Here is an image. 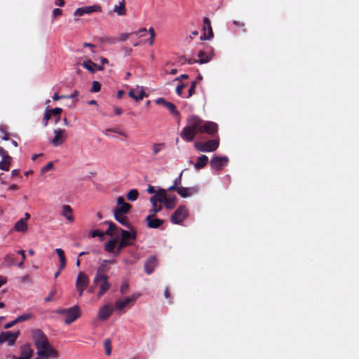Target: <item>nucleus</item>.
<instances>
[{
    "label": "nucleus",
    "instance_id": "nucleus-1",
    "mask_svg": "<svg viewBox=\"0 0 359 359\" xmlns=\"http://www.w3.org/2000/svg\"><path fill=\"white\" fill-rule=\"evenodd\" d=\"M32 339L36 348V355L40 358H57L58 352L50 344L46 336L40 330L32 331Z\"/></svg>",
    "mask_w": 359,
    "mask_h": 359
},
{
    "label": "nucleus",
    "instance_id": "nucleus-2",
    "mask_svg": "<svg viewBox=\"0 0 359 359\" xmlns=\"http://www.w3.org/2000/svg\"><path fill=\"white\" fill-rule=\"evenodd\" d=\"M202 119L197 116H190L187 119L186 126L180 133L183 140L190 142L198 133H202Z\"/></svg>",
    "mask_w": 359,
    "mask_h": 359
},
{
    "label": "nucleus",
    "instance_id": "nucleus-3",
    "mask_svg": "<svg viewBox=\"0 0 359 359\" xmlns=\"http://www.w3.org/2000/svg\"><path fill=\"white\" fill-rule=\"evenodd\" d=\"M111 287L107 275L95 274L93 280V285L88 289L89 293L95 292L97 299L102 297Z\"/></svg>",
    "mask_w": 359,
    "mask_h": 359
},
{
    "label": "nucleus",
    "instance_id": "nucleus-4",
    "mask_svg": "<svg viewBox=\"0 0 359 359\" xmlns=\"http://www.w3.org/2000/svg\"><path fill=\"white\" fill-rule=\"evenodd\" d=\"M106 233L111 236H117L118 238L121 235V240L126 243L128 246L133 244L137 236L136 231L134 229L131 228L129 231H126L116 226L113 224H109Z\"/></svg>",
    "mask_w": 359,
    "mask_h": 359
},
{
    "label": "nucleus",
    "instance_id": "nucleus-5",
    "mask_svg": "<svg viewBox=\"0 0 359 359\" xmlns=\"http://www.w3.org/2000/svg\"><path fill=\"white\" fill-rule=\"evenodd\" d=\"M57 313L63 316L66 325H69L80 317L81 310L78 306H74L68 309H60Z\"/></svg>",
    "mask_w": 359,
    "mask_h": 359
},
{
    "label": "nucleus",
    "instance_id": "nucleus-6",
    "mask_svg": "<svg viewBox=\"0 0 359 359\" xmlns=\"http://www.w3.org/2000/svg\"><path fill=\"white\" fill-rule=\"evenodd\" d=\"M139 297V294L135 293L130 296L118 299L115 302V309L119 311H124L126 309L132 306Z\"/></svg>",
    "mask_w": 359,
    "mask_h": 359
},
{
    "label": "nucleus",
    "instance_id": "nucleus-7",
    "mask_svg": "<svg viewBox=\"0 0 359 359\" xmlns=\"http://www.w3.org/2000/svg\"><path fill=\"white\" fill-rule=\"evenodd\" d=\"M219 145L218 140H210L205 142H196L194 147L201 152H212L215 151Z\"/></svg>",
    "mask_w": 359,
    "mask_h": 359
},
{
    "label": "nucleus",
    "instance_id": "nucleus-8",
    "mask_svg": "<svg viewBox=\"0 0 359 359\" xmlns=\"http://www.w3.org/2000/svg\"><path fill=\"white\" fill-rule=\"evenodd\" d=\"M89 277L86 273L81 271L78 273L75 287L79 297L83 296L84 290L89 285Z\"/></svg>",
    "mask_w": 359,
    "mask_h": 359
},
{
    "label": "nucleus",
    "instance_id": "nucleus-9",
    "mask_svg": "<svg viewBox=\"0 0 359 359\" xmlns=\"http://www.w3.org/2000/svg\"><path fill=\"white\" fill-rule=\"evenodd\" d=\"M188 216V209L186 206H180L172 215L170 220L173 224H180Z\"/></svg>",
    "mask_w": 359,
    "mask_h": 359
},
{
    "label": "nucleus",
    "instance_id": "nucleus-10",
    "mask_svg": "<svg viewBox=\"0 0 359 359\" xmlns=\"http://www.w3.org/2000/svg\"><path fill=\"white\" fill-rule=\"evenodd\" d=\"M54 137L51 140V143L54 146L61 145L65 142L67 137V134L65 130L57 129L54 130Z\"/></svg>",
    "mask_w": 359,
    "mask_h": 359
},
{
    "label": "nucleus",
    "instance_id": "nucleus-11",
    "mask_svg": "<svg viewBox=\"0 0 359 359\" xmlns=\"http://www.w3.org/2000/svg\"><path fill=\"white\" fill-rule=\"evenodd\" d=\"M19 335V332H15L7 331L3 332L0 334V343L6 342L9 345H12L15 343L16 339Z\"/></svg>",
    "mask_w": 359,
    "mask_h": 359
},
{
    "label": "nucleus",
    "instance_id": "nucleus-12",
    "mask_svg": "<svg viewBox=\"0 0 359 359\" xmlns=\"http://www.w3.org/2000/svg\"><path fill=\"white\" fill-rule=\"evenodd\" d=\"M128 96L137 102H140L147 95L142 86H136L135 88L130 90L128 92Z\"/></svg>",
    "mask_w": 359,
    "mask_h": 359
},
{
    "label": "nucleus",
    "instance_id": "nucleus-13",
    "mask_svg": "<svg viewBox=\"0 0 359 359\" xmlns=\"http://www.w3.org/2000/svg\"><path fill=\"white\" fill-rule=\"evenodd\" d=\"M229 162V158L226 156H215L210 161V165L212 168L220 170L226 166Z\"/></svg>",
    "mask_w": 359,
    "mask_h": 359
},
{
    "label": "nucleus",
    "instance_id": "nucleus-14",
    "mask_svg": "<svg viewBox=\"0 0 359 359\" xmlns=\"http://www.w3.org/2000/svg\"><path fill=\"white\" fill-rule=\"evenodd\" d=\"M203 35L201 36V40H210L213 38V32L211 27L210 20L208 18L203 19Z\"/></svg>",
    "mask_w": 359,
    "mask_h": 359
},
{
    "label": "nucleus",
    "instance_id": "nucleus-15",
    "mask_svg": "<svg viewBox=\"0 0 359 359\" xmlns=\"http://www.w3.org/2000/svg\"><path fill=\"white\" fill-rule=\"evenodd\" d=\"M131 205L126 203L122 196H119L116 201V206L114 210L116 212L128 213Z\"/></svg>",
    "mask_w": 359,
    "mask_h": 359
},
{
    "label": "nucleus",
    "instance_id": "nucleus-16",
    "mask_svg": "<svg viewBox=\"0 0 359 359\" xmlns=\"http://www.w3.org/2000/svg\"><path fill=\"white\" fill-rule=\"evenodd\" d=\"M81 65L84 69L90 73H95L97 71H102L104 69V67L93 62L89 59L84 60Z\"/></svg>",
    "mask_w": 359,
    "mask_h": 359
},
{
    "label": "nucleus",
    "instance_id": "nucleus-17",
    "mask_svg": "<svg viewBox=\"0 0 359 359\" xmlns=\"http://www.w3.org/2000/svg\"><path fill=\"white\" fill-rule=\"evenodd\" d=\"M202 133H207L209 135L217 133V125L212 121H205L202 120V126H201Z\"/></svg>",
    "mask_w": 359,
    "mask_h": 359
},
{
    "label": "nucleus",
    "instance_id": "nucleus-18",
    "mask_svg": "<svg viewBox=\"0 0 359 359\" xmlns=\"http://www.w3.org/2000/svg\"><path fill=\"white\" fill-rule=\"evenodd\" d=\"M156 104H161L167 108L170 112L174 116H178L179 111L176 109L174 104L166 101L164 98L160 97L155 100Z\"/></svg>",
    "mask_w": 359,
    "mask_h": 359
},
{
    "label": "nucleus",
    "instance_id": "nucleus-19",
    "mask_svg": "<svg viewBox=\"0 0 359 359\" xmlns=\"http://www.w3.org/2000/svg\"><path fill=\"white\" fill-rule=\"evenodd\" d=\"M198 57L199 60H196V62H198L200 64L208 63L212 60L213 57V50L210 48L208 52L199 50L198 53Z\"/></svg>",
    "mask_w": 359,
    "mask_h": 359
},
{
    "label": "nucleus",
    "instance_id": "nucleus-20",
    "mask_svg": "<svg viewBox=\"0 0 359 359\" xmlns=\"http://www.w3.org/2000/svg\"><path fill=\"white\" fill-rule=\"evenodd\" d=\"M112 311L113 309L111 308V306L109 304H107L102 306L99 309L97 316L99 319L102 320H105L111 316Z\"/></svg>",
    "mask_w": 359,
    "mask_h": 359
},
{
    "label": "nucleus",
    "instance_id": "nucleus-21",
    "mask_svg": "<svg viewBox=\"0 0 359 359\" xmlns=\"http://www.w3.org/2000/svg\"><path fill=\"white\" fill-rule=\"evenodd\" d=\"M198 191V187H180L177 189V194L182 198H188Z\"/></svg>",
    "mask_w": 359,
    "mask_h": 359
},
{
    "label": "nucleus",
    "instance_id": "nucleus-22",
    "mask_svg": "<svg viewBox=\"0 0 359 359\" xmlns=\"http://www.w3.org/2000/svg\"><path fill=\"white\" fill-rule=\"evenodd\" d=\"M34 353V350L30 344H25L20 348V355L16 359H30Z\"/></svg>",
    "mask_w": 359,
    "mask_h": 359
},
{
    "label": "nucleus",
    "instance_id": "nucleus-23",
    "mask_svg": "<svg viewBox=\"0 0 359 359\" xmlns=\"http://www.w3.org/2000/svg\"><path fill=\"white\" fill-rule=\"evenodd\" d=\"M60 215L63 217L66 218L69 222H73L74 215L73 210L69 205H63L61 207Z\"/></svg>",
    "mask_w": 359,
    "mask_h": 359
},
{
    "label": "nucleus",
    "instance_id": "nucleus-24",
    "mask_svg": "<svg viewBox=\"0 0 359 359\" xmlns=\"http://www.w3.org/2000/svg\"><path fill=\"white\" fill-rule=\"evenodd\" d=\"M155 215L149 212L147 217V225L150 228H158L163 223V220L156 218Z\"/></svg>",
    "mask_w": 359,
    "mask_h": 359
},
{
    "label": "nucleus",
    "instance_id": "nucleus-25",
    "mask_svg": "<svg viewBox=\"0 0 359 359\" xmlns=\"http://www.w3.org/2000/svg\"><path fill=\"white\" fill-rule=\"evenodd\" d=\"M118 240V238L117 236H114V238H111L107 243H106L104 245L105 251L109 253H112L114 255L115 248H116Z\"/></svg>",
    "mask_w": 359,
    "mask_h": 359
},
{
    "label": "nucleus",
    "instance_id": "nucleus-26",
    "mask_svg": "<svg viewBox=\"0 0 359 359\" xmlns=\"http://www.w3.org/2000/svg\"><path fill=\"white\" fill-rule=\"evenodd\" d=\"M156 266V259L154 257H151L147 259L144 264V269L147 273L151 274Z\"/></svg>",
    "mask_w": 359,
    "mask_h": 359
},
{
    "label": "nucleus",
    "instance_id": "nucleus-27",
    "mask_svg": "<svg viewBox=\"0 0 359 359\" xmlns=\"http://www.w3.org/2000/svg\"><path fill=\"white\" fill-rule=\"evenodd\" d=\"M208 162V157L205 155H201L198 157L196 162L194 164V167L196 170L203 168Z\"/></svg>",
    "mask_w": 359,
    "mask_h": 359
},
{
    "label": "nucleus",
    "instance_id": "nucleus-28",
    "mask_svg": "<svg viewBox=\"0 0 359 359\" xmlns=\"http://www.w3.org/2000/svg\"><path fill=\"white\" fill-rule=\"evenodd\" d=\"M114 12L119 16L125 15L126 14V8L124 0H121L118 5L114 6Z\"/></svg>",
    "mask_w": 359,
    "mask_h": 359
},
{
    "label": "nucleus",
    "instance_id": "nucleus-29",
    "mask_svg": "<svg viewBox=\"0 0 359 359\" xmlns=\"http://www.w3.org/2000/svg\"><path fill=\"white\" fill-rule=\"evenodd\" d=\"M150 202L152 204V208L149 210V212L151 214H156L157 212H160L162 209V206L160 204H158V203H160L158 200L156 198V197H151L150 198Z\"/></svg>",
    "mask_w": 359,
    "mask_h": 359
},
{
    "label": "nucleus",
    "instance_id": "nucleus-30",
    "mask_svg": "<svg viewBox=\"0 0 359 359\" xmlns=\"http://www.w3.org/2000/svg\"><path fill=\"white\" fill-rule=\"evenodd\" d=\"M116 220L123 226H129V222L127 217L125 216L126 213H121L114 212Z\"/></svg>",
    "mask_w": 359,
    "mask_h": 359
},
{
    "label": "nucleus",
    "instance_id": "nucleus-31",
    "mask_svg": "<svg viewBox=\"0 0 359 359\" xmlns=\"http://www.w3.org/2000/svg\"><path fill=\"white\" fill-rule=\"evenodd\" d=\"M14 229L18 232H25L27 230V224L25 219H20L15 224Z\"/></svg>",
    "mask_w": 359,
    "mask_h": 359
},
{
    "label": "nucleus",
    "instance_id": "nucleus-32",
    "mask_svg": "<svg viewBox=\"0 0 359 359\" xmlns=\"http://www.w3.org/2000/svg\"><path fill=\"white\" fill-rule=\"evenodd\" d=\"M86 14H91L93 13H100L102 7L99 4H93L92 6H83Z\"/></svg>",
    "mask_w": 359,
    "mask_h": 359
},
{
    "label": "nucleus",
    "instance_id": "nucleus-33",
    "mask_svg": "<svg viewBox=\"0 0 359 359\" xmlns=\"http://www.w3.org/2000/svg\"><path fill=\"white\" fill-rule=\"evenodd\" d=\"M152 197H156V198L158 200L160 203H163V201H165L168 197L166 190L163 189H158L156 190V194H154V196Z\"/></svg>",
    "mask_w": 359,
    "mask_h": 359
},
{
    "label": "nucleus",
    "instance_id": "nucleus-34",
    "mask_svg": "<svg viewBox=\"0 0 359 359\" xmlns=\"http://www.w3.org/2000/svg\"><path fill=\"white\" fill-rule=\"evenodd\" d=\"M107 264H108V260L105 259V260H103L99 267L97 268V271H96V273L95 274H99V275H106L105 273L108 271L109 268L107 266Z\"/></svg>",
    "mask_w": 359,
    "mask_h": 359
},
{
    "label": "nucleus",
    "instance_id": "nucleus-35",
    "mask_svg": "<svg viewBox=\"0 0 359 359\" xmlns=\"http://www.w3.org/2000/svg\"><path fill=\"white\" fill-rule=\"evenodd\" d=\"M11 162V156H8L4 158H2L1 161L0 162V169L5 170V171H8L10 168Z\"/></svg>",
    "mask_w": 359,
    "mask_h": 359
},
{
    "label": "nucleus",
    "instance_id": "nucleus-36",
    "mask_svg": "<svg viewBox=\"0 0 359 359\" xmlns=\"http://www.w3.org/2000/svg\"><path fill=\"white\" fill-rule=\"evenodd\" d=\"M177 198L176 196L167 197V199L163 201L164 205L168 209H172L175 207Z\"/></svg>",
    "mask_w": 359,
    "mask_h": 359
},
{
    "label": "nucleus",
    "instance_id": "nucleus-37",
    "mask_svg": "<svg viewBox=\"0 0 359 359\" xmlns=\"http://www.w3.org/2000/svg\"><path fill=\"white\" fill-rule=\"evenodd\" d=\"M164 143H154L151 146L152 153L154 155L158 154L165 149Z\"/></svg>",
    "mask_w": 359,
    "mask_h": 359
},
{
    "label": "nucleus",
    "instance_id": "nucleus-38",
    "mask_svg": "<svg viewBox=\"0 0 359 359\" xmlns=\"http://www.w3.org/2000/svg\"><path fill=\"white\" fill-rule=\"evenodd\" d=\"M138 195H139V193L137 189H131L127 194L126 196H127L128 200H129L130 201H135L137 200Z\"/></svg>",
    "mask_w": 359,
    "mask_h": 359
},
{
    "label": "nucleus",
    "instance_id": "nucleus-39",
    "mask_svg": "<svg viewBox=\"0 0 359 359\" xmlns=\"http://www.w3.org/2000/svg\"><path fill=\"white\" fill-rule=\"evenodd\" d=\"M55 252L57 253L60 262H67L65 252L61 248H56L55 250Z\"/></svg>",
    "mask_w": 359,
    "mask_h": 359
},
{
    "label": "nucleus",
    "instance_id": "nucleus-40",
    "mask_svg": "<svg viewBox=\"0 0 359 359\" xmlns=\"http://www.w3.org/2000/svg\"><path fill=\"white\" fill-rule=\"evenodd\" d=\"M149 33L150 34V38L148 39L147 41L150 46H152L154 43V38L156 36L155 31L153 27H150L148 29Z\"/></svg>",
    "mask_w": 359,
    "mask_h": 359
},
{
    "label": "nucleus",
    "instance_id": "nucleus-41",
    "mask_svg": "<svg viewBox=\"0 0 359 359\" xmlns=\"http://www.w3.org/2000/svg\"><path fill=\"white\" fill-rule=\"evenodd\" d=\"M32 315L31 313H24L22 315H20L17 318H16V321H18V323H20V322H23V321H25V320H27L30 318H32Z\"/></svg>",
    "mask_w": 359,
    "mask_h": 359
},
{
    "label": "nucleus",
    "instance_id": "nucleus-42",
    "mask_svg": "<svg viewBox=\"0 0 359 359\" xmlns=\"http://www.w3.org/2000/svg\"><path fill=\"white\" fill-rule=\"evenodd\" d=\"M128 246L126 245V243H125L124 242H123L121 240L119 241L118 243H117V248H116V250H115V252H114V256H118L119 255V253L121 252V250L124 248V247H126Z\"/></svg>",
    "mask_w": 359,
    "mask_h": 359
},
{
    "label": "nucleus",
    "instance_id": "nucleus-43",
    "mask_svg": "<svg viewBox=\"0 0 359 359\" xmlns=\"http://www.w3.org/2000/svg\"><path fill=\"white\" fill-rule=\"evenodd\" d=\"M101 85L98 81H93L90 91L96 93L100 90Z\"/></svg>",
    "mask_w": 359,
    "mask_h": 359
},
{
    "label": "nucleus",
    "instance_id": "nucleus-44",
    "mask_svg": "<svg viewBox=\"0 0 359 359\" xmlns=\"http://www.w3.org/2000/svg\"><path fill=\"white\" fill-rule=\"evenodd\" d=\"M85 14L86 13L83 7L78 8L74 12V15L76 17H80Z\"/></svg>",
    "mask_w": 359,
    "mask_h": 359
},
{
    "label": "nucleus",
    "instance_id": "nucleus-45",
    "mask_svg": "<svg viewBox=\"0 0 359 359\" xmlns=\"http://www.w3.org/2000/svg\"><path fill=\"white\" fill-rule=\"evenodd\" d=\"M105 353L107 355H109L111 353V342L109 340L104 341Z\"/></svg>",
    "mask_w": 359,
    "mask_h": 359
},
{
    "label": "nucleus",
    "instance_id": "nucleus-46",
    "mask_svg": "<svg viewBox=\"0 0 359 359\" xmlns=\"http://www.w3.org/2000/svg\"><path fill=\"white\" fill-rule=\"evenodd\" d=\"M50 116H51L50 111L47 109L45 111L44 116H43V121H44V126H47L48 121L50 118Z\"/></svg>",
    "mask_w": 359,
    "mask_h": 359
},
{
    "label": "nucleus",
    "instance_id": "nucleus-47",
    "mask_svg": "<svg viewBox=\"0 0 359 359\" xmlns=\"http://www.w3.org/2000/svg\"><path fill=\"white\" fill-rule=\"evenodd\" d=\"M196 81H193L191 83V85L189 89V93H188L187 97H190L191 96H192L194 94V89L196 88Z\"/></svg>",
    "mask_w": 359,
    "mask_h": 359
},
{
    "label": "nucleus",
    "instance_id": "nucleus-48",
    "mask_svg": "<svg viewBox=\"0 0 359 359\" xmlns=\"http://www.w3.org/2000/svg\"><path fill=\"white\" fill-rule=\"evenodd\" d=\"M50 111V114L55 116L60 117V114L62 113V109L60 107H56Z\"/></svg>",
    "mask_w": 359,
    "mask_h": 359
},
{
    "label": "nucleus",
    "instance_id": "nucleus-49",
    "mask_svg": "<svg viewBox=\"0 0 359 359\" xmlns=\"http://www.w3.org/2000/svg\"><path fill=\"white\" fill-rule=\"evenodd\" d=\"M4 261H5V262L7 263V264L8 266H11V265L14 264V262L13 260L12 256L9 254L6 255L4 257Z\"/></svg>",
    "mask_w": 359,
    "mask_h": 359
},
{
    "label": "nucleus",
    "instance_id": "nucleus-50",
    "mask_svg": "<svg viewBox=\"0 0 359 359\" xmlns=\"http://www.w3.org/2000/svg\"><path fill=\"white\" fill-rule=\"evenodd\" d=\"M83 46L89 48L92 53H95V45L90 43H84Z\"/></svg>",
    "mask_w": 359,
    "mask_h": 359
},
{
    "label": "nucleus",
    "instance_id": "nucleus-51",
    "mask_svg": "<svg viewBox=\"0 0 359 359\" xmlns=\"http://www.w3.org/2000/svg\"><path fill=\"white\" fill-rule=\"evenodd\" d=\"M104 236V233L101 232L99 230H94L91 232V236L95 238L96 236H99L102 238Z\"/></svg>",
    "mask_w": 359,
    "mask_h": 359
},
{
    "label": "nucleus",
    "instance_id": "nucleus-52",
    "mask_svg": "<svg viewBox=\"0 0 359 359\" xmlns=\"http://www.w3.org/2000/svg\"><path fill=\"white\" fill-rule=\"evenodd\" d=\"M187 86L186 84H182L176 88V93L178 95H182L183 89Z\"/></svg>",
    "mask_w": 359,
    "mask_h": 359
},
{
    "label": "nucleus",
    "instance_id": "nucleus-53",
    "mask_svg": "<svg viewBox=\"0 0 359 359\" xmlns=\"http://www.w3.org/2000/svg\"><path fill=\"white\" fill-rule=\"evenodd\" d=\"M62 14V11L60 8H55L53 11V16L54 18H56L57 16L61 15Z\"/></svg>",
    "mask_w": 359,
    "mask_h": 359
},
{
    "label": "nucleus",
    "instance_id": "nucleus-54",
    "mask_svg": "<svg viewBox=\"0 0 359 359\" xmlns=\"http://www.w3.org/2000/svg\"><path fill=\"white\" fill-rule=\"evenodd\" d=\"M182 172L180 174V175L173 181V184L176 185L177 187H180V184L182 182Z\"/></svg>",
    "mask_w": 359,
    "mask_h": 359
},
{
    "label": "nucleus",
    "instance_id": "nucleus-55",
    "mask_svg": "<svg viewBox=\"0 0 359 359\" xmlns=\"http://www.w3.org/2000/svg\"><path fill=\"white\" fill-rule=\"evenodd\" d=\"M129 36L130 34L128 33H123L120 34L118 40L121 41H125L128 39Z\"/></svg>",
    "mask_w": 359,
    "mask_h": 359
},
{
    "label": "nucleus",
    "instance_id": "nucleus-56",
    "mask_svg": "<svg viewBox=\"0 0 359 359\" xmlns=\"http://www.w3.org/2000/svg\"><path fill=\"white\" fill-rule=\"evenodd\" d=\"M55 292H56L55 290L51 291L49 293L48 296L45 298V302H48L51 301L53 299V296L55 294Z\"/></svg>",
    "mask_w": 359,
    "mask_h": 359
},
{
    "label": "nucleus",
    "instance_id": "nucleus-57",
    "mask_svg": "<svg viewBox=\"0 0 359 359\" xmlns=\"http://www.w3.org/2000/svg\"><path fill=\"white\" fill-rule=\"evenodd\" d=\"M53 167V163L52 162H49L45 167L42 168V172H45L48 170L52 169Z\"/></svg>",
    "mask_w": 359,
    "mask_h": 359
},
{
    "label": "nucleus",
    "instance_id": "nucleus-58",
    "mask_svg": "<svg viewBox=\"0 0 359 359\" xmlns=\"http://www.w3.org/2000/svg\"><path fill=\"white\" fill-rule=\"evenodd\" d=\"M0 156L2 158H4L6 157H8L9 156L8 154H7V152L6 151H5L3 148L0 147Z\"/></svg>",
    "mask_w": 359,
    "mask_h": 359
},
{
    "label": "nucleus",
    "instance_id": "nucleus-59",
    "mask_svg": "<svg viewBox=\"0 0 359 359\" xmlns=\"http://www.w3.org/2000/svg\"><path fill=\"white\" fill-rule=\"evenodd\" d=\"M114 111L117 116H120L122 114V109L118 107H114Z\"/></svg>",
    "mask_w": 359,
    "mask_h": 359
},
{
    "label": "nucleus",
    "instance_id": "nucleus-60",
    "mask_svg": "<svg viewBox=\"0 0 359 359\" xmlns=\"http://www.w3.org/2000/svg\"><path fill=\"white\" fill-rule=\"evenodd\" d=\"M16 323H18V321H16V319H15L14 320L6 324L5 328H6V329L10 328L12 326H13L14 325H15Z\"/></svg>",
    "mask_w": 359,
    "mask_h": 359
},
{
    "label": "nucleus",
    "instance_id": "nucleus-61",
    "mask_svg": "<svg viewBox=\"0 0 359 359\" xmlns=\"http://www.w3.org/2000/svg\"><path fill=\"white\" fill-rule=\"evenodd\" d=\"M147 192L150 194H156V191L155 190L154 187L149 185L148 188H147Z\"/></svg>",
    "mask_w": 359,
    "mask_h": 359
},
{
    "label": "nucleus",
    "instance_id": "nucleus-62",
    "mask_svg": "<svg viewBox=\"0 0 359 359\" xmlns=\"http://www.w3.org/2000/svg\"><path fill=\"white\" fill-rule=\"evenodd\" d=\"M7 282V278L4 276H0V287L5 285Z\"/></svg>",
    "mask_w": 359,
    "mask_h": 359
},
{
    "label": "nucleus",
    "instance_id": "nucleus-63",
    "mask_svg": "<svg viewBox=\"0 0 359 359\" xmlns=\"http://www.w3.org/2000/svg\"><path fill=\"white\" fill-rule=\"evenodd\" d=\"M189 77V76L187 74H182L181 76L175 78V81H182V79H186Z\"/></svg>",
    "mask_w": 359,
    "mask_h": 359
},
{
    "label": "nucleus",
    "instance_id": "nucleus-64",
    "mask_svg": "<svg viewBox=\"0 0 359 359\" xmlns=\"http://www.w3.org/2000/svg\"><path fill=\"white\" fill-rule=\"evenodd\" d=\"M8 190L10 191H16V190H18V186L15 184H11L8 188Z\"/></svg>",
    "mask_w": 359,
    "mask_h": 359
}]
</instances>
